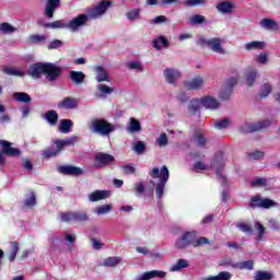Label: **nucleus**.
<instances>
[{
	"mask_svg": "<svg viewBox=\"0 0 280 280\" xmlns=\"http://www.w3.org/2000/svg\"><path fill=\"white\" fill-rule=\"evenodd\" d=\"M150 176L152 178H159L160 180V183L155 187V198H158V200H161L165 191V185H167V180H170V170H167L166 165H163L161 170L155 166L150 173Z\"/></svg>",
	"mask_w": 280,
	"mask_h": 280,
	"instance_id": "f257e3e1",
	"label": "nucleus"
},
{
	"mask_svg": "<svg viewBox=\"0 0 280 280\" xmlns=\"http://www.w3.org/2000/svg\"><path fill=\"white\" fill-rule=\"evenodd\" d=\"M91 132L101 135L102 137H108L110 132H115V125L109 124L104 119H93L89 125Z\"/></svg>",
	"mask_w": 280,
	"mask_h": 280,
	"instance_id": "f03ea898",
	"label": "nucleus"
},
{
	"mask_svg": "<svg viewBox=\"0 0 280 280\" xmlns=\"http://www.w3.org/2000/svg\"><path fill=\"white\" fill-rule=\"evenodd\" d=\"M80 141V138L77 136H73L71 138L65 139V140H57L55 144L57 145V150L54 149H47L43 152L44 159H49L51 156H58L60 152H62L63 148H67V145H75Z\"/></svg>",
	"mask_w": 280,
	"mask_h": 280,
	"instance_id": "7ed1b4c3",
	"label": "nucleus"
},
{
	"mask_svg": "<svg viewBox=\"0 0 280 280\" xmlns=\"http://www.w3.org/2000/svg\"><path fill=\"white\" fill-rule=\"evenodd\" d=\"M197 45H200V47H209V49H211V51H214V54H226V50L224 49V47H222V39L220 38L207 39L205 37H200L197 40Z\"/></svg>",
	"mask_w": 280,
	"mask_h": 280,
	"instance_id": "20e7f679",
	"label": "nucleus"
},
{
	"mask_svg": "<svg viewBox=\"0 0 280 280\" xmlns=\"http://www.w3.org/2000/svg\"><path fill=\"white\" fill-rule=\"evenodd\" d=\"M163 77L166 84L178 86V82L183 78V72L176 68H165L163 70Z\"/></svg>",
	"mask_w": 280,
	"mask_h": 280,
	"instance_id": "39448f33",
	"label": "nucleus"
},
{
	"mask_svg": "<svg viewBox=\"0 0 280 280\" xmlns=\"http://www.w3.org/2000/svg\"><path fill=\"white\" fill-rule=\"evenodd\" d=\"M112 5H113V1H110V0H102L94 8L90 9L88 11V15L90 16L91 20L100 19V16H103V14H106V11Z\"/></svg>",
	"mask_w": 280,
	"mask_h": 280,
	"instance_id": "423d86ee",
	"label": "nucleus"
},
{
	"mask_svg": "<svg viewBox=\"0 0 280 280\" xmlns=\"http://www.w3.org/2000/svg\"><path fill=\"white\" fill-rule=\"evenodd\" d=\"M249 207L252 209H272V207H277V202L275 200L261 198V196L256 195L252 198Z\"/></svg>",
	"mask_w": 280,
	"mask_h": 280,
	"instance_id": "0eeeda50",
	"label": "nucleus"
},
{
	"mask_svg": "<svg viewBox=\"0 0 280 280\" xmlns=\"http://www.w3.org/2000/svg\"><path fill=\"white\" fill-rule=\"evenodd\" d=\"M89 21H91V16H89V13L88 14H79L77 18L72 19L68 23L67 27L71 32H78V30H80V27H84V25H86V23H89Z\"/></svg>",
	"mask_w": 280,
	"mask_h": 280,
	"instance_id": "6e6552de",
	"label": "nucleus"
},
{
	"mask_svg": "<svg viewBox=\"0 0 280 280\" xmlns=\"http://www.w3.org/2000/svg\"><path fill=\"white\" fill-rule=\"evenodd\" d=\"M60 73H62V69L60 67L55 63H46L44 75L48 82H56V80L60 78Z\"/></svg>",
	"mask_w": 280,
	"mask_h": 280,
	"instance_id": "1a4fd4ad",
	"label": "nucleus"
},
{
	"mask_svg": "<svg viewBox=\"0 0 280 280\" xmlns=\"http://www.w3.org/2000/svg\"><path fill=\"white\" fill-rule=\"evenodd\" d=\"M196 237V232H185L179 240L176 241V248L183 249L187 248L190 244L194 245V238Z\"/></svg>",
	"mask_w": 280,
	"mask_h": 280,
	"instance_id": "9d476101",
	"label": "nucleus"
},
{
	"mask_svg": "<svg viewBox=\"0 0 280 280\" xmlns=\"http://www.w3.org/2000/svg\"><path fill=\"white\" fill-rule=\"evenodd\" d=\"M185 89L187 91H200L205 86V78L197 75L190 80L184 82Z\"/></svg>",
	"mask_w": 280,
	"mask_h": 280,
	"instance_id": "9b49d317",
	"label": "nucleus"
},
{
	"mask_svg": "<svg viewBox=\"0 0 280 280\" xmlns=\"http://www.w3.org/2000/svg\"><path fill=\"white\" fill-rule=\"evenodd\" d=\"M167 272L163 270H151L141 273L140 276L136 277L135 280H152V279H165Z\"/></svg>",
	"mask_w": 280,
	"mask_h": 280,
	"instance_id": "f8f14e48",
	"label": "nucleus"
},
{
	"mask_svg": "<svg viewBox=\"0 0 280 280\" xmlns=\"http://www.w3.org/2000/svg\"><path fill=\"white\" fill-rule=\"evenodd\" d=\"M47 69V63H33L30 66L28 69V75H32V78H40V75H43V73H45Z\"/></svg>",
	"mask_w": 280,
	"mask_h": 280,
	"instance_id": "ddd939ff",
	"label": "nucleus"
},
{
	"mask_svg": "<svg viewBox=\"0 0 280 280\" xmlns=\"http://www.w3.org/2000/svg\"><path fill=\"white\" fill-rule=\"evenodd\" d=\"M0 145L2 147L3 154H7V156H21V150L12 148V143L0 140Z\"/></svg>",
	"mask_w": 280,
	"mask_h": 280,
	"instance_id": "4468645a",
	"label": "nucleus"
},
{
	"mask_svg": "<svg viewBox=\"0 0 280 280\" xmlns=\"http://www.w3.org/2000/svg\"><path fill=\"white\" fill-rule=\"evenodd\" d=\"M58 172L60 174H66L71 176H82V174H84V171L82 168L78 166H71V165L59 166Z\"/></svg>",
	"mask_w": 280,
	"mask_h": 280,
	"instance_id": "2eb2a0df",
	"label": "nucleus"
},
{
	"mask_svg": "<svg viewBox=\"0 0 280 280\" xmlns=\"http://www.w3.org/2000/svg\"><path fill=\"white\" fill-rule=\"evenodd\" d=\"M110 198V191L108 190H94L88 196L90 202H100V200H106Z\"/></svg>",
	"mask_w": 280,
	"mask_h": 280,
	"instance_id": "dca6fc26",
	"label": "nucleus"
},
{
	"mask_svg": "<svg viewBox=\"0 0 280 280\" xmlns=\"http://www.w3.org/2000/svg\"><path fill=\"white\" fill-rule=\"evenodd\" d=\"M259 25L262 30H267V32H277L279 30V22L270 18L260 20Z\"/></svg>",
	"mask_w": 280,
	"mask_h": 280,
	"instance_id": "f3484780",
	"label": "nucleus"
},
{
	"mask_svg": "<svg viewBox=\"0 0 280 280\" xmlns=\"http://www.w3.org/2000/svg\"><path fill=\"white\" fill-rule=\"evenodd\" d=\"M60 7V0H47L46 8L44 11L47 19H54V12Z\"/></svg>",
	"mask_w": 280,
	"mask_h": 280,
	"instance_id": "a211bd4d",
	"label": "nucleus"
},
{
	"mask_svg": "<svg viewBox=\"0 0 280 280\" xmlns=\"http://www.w3.org/2000/svg\"><path fill=\"white\" fill-rule=\"evenodd\" d=\"M95 161L98 167H104V165H110V163L115 162V156L108 153H98L95 156Z\"/></svg>",
	"mask_w": 280,
	"mask_h": 280,
	"instance_id": "6ab92c4d",
	"label": "nucleus"
},
{
	"mask_svg": "<svg viewBox=\"0 0 280 280\" xmlns=\"http://www.w3.org/2000/svg\"><path fill=\"white\" fill-rule=\"evenodd\" d=\"M201 104L203 108H208L210 110H215V108H220V103L213 96L201 97Z\"/></svg>",
	"mask_w": 280,
	"mask_h": 280,
	"instance_id": "aec40b11",
	"label": "nucleus"
},
{
	"mask_svg": "<svg viewBox=\"0 0 280 280\" xmlns=\"http://www.w3.org/2000/svg\"><path fill=\"white\" fill-rule=\"evenodd\" d=\"M58 108H65L66 110H71L78 108V100L71 97H65L57 104Z\"/></svg>",
	"mask_w": 280,
	"mask_h": 280,
	"instance_id": "412c9836",
	"label": "nucleus"
},
{
	"mask_svg": "<svg viewBox=\"0 0 280 280\" xmlns=\"http://www.w3.org/2000/svg\"><path fill=\"white\" fill-rule=\"evenodd\" d=\"M94 71L97 82H110V80L108 79V70H106V68L102 66H95Z\"/></svg>",
	"mask_w": 280,
	"mask_h": 280,
	"instance_id": "4be33fe9",
	"label": "nucleus"
},
{
	"mask_svg": "<svg viewBox=\"0 0 280 280\" xmlns=\"http://www.w3.org/2000/svg\"><path fill=\"white\" fill-rule=\"evenodd\" d=\"M127 132L135 135L136 132H141V122L135 117L129 118V122L126 127Z\"/></svg>",
	"mask_w": 280,
	"mask_h": 280,
	"instance_id": "5701e85b",
	"label": "nucleus"
},
{
	"mask_svg": "<svg viewBox=\"0 0 280 280\" xmlns=\"http://www.w3.org/2000/svg\"><path fill=\"white\" fill-rule=\"evenodd\" d=\"M244 49L246 51H259L266 49V43L259 40L249 42L244 45Z\"/></svg>",
	"mask_w": 280,
	"mask_h": 280,
	"instance_id": "b1692460",
	"label": "nucleus"
},
{
	"mask_svg": "<svg viewBox=\"0 0 280 280\" xmlns=\"http://www.w3.org/2000/svg\"><path fill=\"white\" fill-rule=\"evenodd\" d=\"M86 78V74L82 71H70V80L74 84H84V80Z\"/></svg>",
	"mask_w": 280,
	"mask_h": 280,
	"instance_id": "393cba45",
	"label": "nucleus"
},
{
	"mask_svg": "<svg viewBox=\"0 0 280 280\" xmlns=\"http://www.w3.org/2000/svg\"><path fill=\"white\" fill-rule=\"evenodd\" d=\"M269 126H272V120L267 119V120L258 121L250 126V128L248 129V132H256L257 130H264V128H269Z\"/></svg>",
	"mask_w": 280,
	"mask_h": 280,
	"instance_id": "a878e982",
	"label": "nucleus"
},
{
	"mask_svg": "<svg viewBox=\"0 0 280 280\" xmlns=\"http://www.w3.org/2000/svg\"><path fill=\"white\" fill-rule=\"evenodd\" d=\"M189 268V261L187 259H178L175 265L170 268V272H180V270Z\"/></svg>",
	"mask_w": 280,
	"mask_h": 280,
	"instance_id": "bb28decb",
	"label": "nucleus"
},
{
	"mask_svg": "<svg viewBox=\"0 0 280 280\" xmlns=\"http://www.w3.org/2000/svg\"><path fill=\"white\" fill-rule=\"evenodd\" d=\"M233 8H235V5L229 1L220 2L217 5V9L219 12H221V14H230V12H233Z\"/></svg>",
	"mask_w": 280,
	"mask_h": 280,
	"instance_id": "cd10ccee",
	"label": "nucleus"
},
{
	"mask_svg": "<svg viewBox=\"0 0 280 280\" xmlns=\"http://www.w3.org/2000/svg\"><path fill=\"white\" fill-rule=\"evenodd\" d=\"M271 93H272V84L266 82L260 85L258 97H260V100H264L265 97H268Z\"/></svg>",
	"mask_w": 280,
	"mask_h": 280,
	"instance_id": "c85d7f7f",
	"label": "nucleus"
},
{
	"mask_svg": "<svg viewBox=\"0 0 280 280\" xmlns=\"http://www.w3.org/2000/svg\"><path fill=\"white\" fill-rule=\"evenodd\" d=\"M101 97H108V95H110L112 93H115V88L113 86H108L106 84H102L100 83L97 86H96Z\"/></svg>",
	"mask_w": 280,
	"mask_h": 280,
	"instance_id": "c756f323",
	"label": "nucleus"
},
{
	"mask_svg": "<svg viewBox=\"0 0 280 280\" xmlns=\"http://www.w3.org/2000/svg\"><path fill=\"white\" fill-rule=\"evenodd\" d=\"M233 275L229 271H221L217 276H208L202 278V280H231Z\"/></svg>",
	"mask_w": 280,
	"mask_h": 280,
	"instance_id": "7c9ffc66",
	"label": "nucleus"
},
{
	"mask_svg": "<svg viewBox=\"0 0 280 280\" xmlns=\"http://www.w3.org/2000/svg\"><path fill=\"white\" fill-rule=\"evenodd\" d=\"M71 128H73V121L70 119H63L60 121L59 132H62L63 135H69V132H71Z\"/></svg>",
	"mask_w": 280,
	"mask_h": 280,
	"instance_id": "2f4dec72",
	"label": "nucleus"
},
{
	"mask_svg": "<svg viewBox=\"0 0 280 280\" xmlns=\"http://www.w3.org/2000/svg\"><path fill=\"white\" fill-rule=\"evenodd\" d=\"M153 47L158 50L163 49V47H170V42L165 36H159L153 40Z\"/></svg>",
	"mask_w": 280,
	"mask_h": 280,
	"instance_id": "473e14b6",
	"label": "nucleus"
},
{
	"mask_svg": "<svg viewBox=\"0 0 280 280\" xmlns=\"http://www.w3.org/2000/svg\"><path fill=\"white\" fill-rule=\"evenodd\" d=\"M121 261V257H107L103 260V266L106 268H115L116 266H119V262Z\"/></svg>",
	"mask_w": 280,
	"mask_h": 280,
	"instance_id": "72a5a7b5",
	"label": "nucleus"
},
{
	"mask_svg": "<svg viewBox=\"0 0 280 280\" xmlns=\"http://www.w3.org/2000/svg\"><path fill=\"white\" fill-rule=\"evenodd\" d=\"M245 80H246L247 86H253L257 80V70L256 69L248 70L245 74Z\"/></svg>",
	"mask_w": 280,
	"mask_h": 280,
	"instance_id": "f704fd0d",
	"label": "nucleus"
},
{
	"mask_svg": "<svg viewBox=\"0 0 280 280\" xmlns=\"http://www.w3.org/2000/svg\"><path fill=\"white\" fill-rule=\"evenodd\" d=\"M45 119L48 121L50 126H56V124H58V112L48 110L45 115Z\"/></svg>",
	"mask_w": 280,
	"mask_h": 280,
	"instance_id": "c9c22d12",
	"label": "nucleus"
},
{
	"mask_svg": "<svg viewBox=\"0 0 280 280\" xmlns=\"http://www.w3.org/2000/svg\"><path fill=\"white\" fill-rule=\"evenodd\" d=\"M24 207H26V209H32V207H36V195L33 191H31L25 198Z\"/></svg>",
	"mask_w": 280,
	"mask_h": 280,
	"instance_id": "e433bc0d",
	"label": "nucleus"
},
{
	"mask_svg": "<svg viewBox=\"0 0 280 280\" xmlns=\"http://www.w3.org/2000/svg\"><path fill=\"white\" fill-rule=\"evenodd\" d=\"M190 25H202V23H207V18L205 15L195 14L189 18Z\"/></svg>",
	"mask_w": 280,
	"mask_h": 280,
	"instance_id": "4c0bfd02",
	"label": "nucleus"
},
{
	"mask_svg": "<svg viewBox=\"0 0 280 280\" xmlns=\"http://www.w3.org/2000/svg\"><path fill=\"white\" fill-rule=\"evenodd\" d=\"M13 97L16 100V102H23L24 104H30V102H32V97H30L27 93L23 92L14 93Z\"/></svg>",
	"mask_w": 280,
	"mask_h": 280,
	"instance_id": "58836bf2",
	"label": "nucleus"
},
{
	"mask_svg": "<svg viewBox=\"0 0 280 280\" xmlns=\"http://www.w3.org/2000/svg\"><path fill=\"white\" fill-rule=\"evenodd\" d=\"M141 14V9H131L125 14L128 21H137Z\"/></svg>",
	"mask_w": 280,
	"mask_h": 280,
	"instance_id": "ea45409f",
	"label": "nucleus"
},
{
	"mask_svg": "<svg viewBox=\"0 0 280 280\" xmlns=\"http://www.w3.org/2000/svg\"><path fill=\"white\" fill-rule=\"evenodd\" d=\"M156 145H159V148H165V145H167V143H170V139L167 138V133H161L156 140H155Z\"/></svg>",
	"mask_w": 280,
	"mask_h": 280,
	"instance_id": "a19ab883",
	"label": "nucleus"
},
{
	"mask_svg": "<svg viewBox=\"0 0 280 280\" xmlns=\"http://www.w3.org/2000/svg\"><path fill=\"white\" fill-rule=\"evenodd\" d=\"M4 73H7V75H16L19 78L25 75V72L16 69V68H12V67H7L4 68Z\"/></svg>",
	"mask_w": 280,
	"mask_h": 280,
	"instance_id": "79ce46f5",
	"label": "nucleus"
},
{
	"mask_svg": "<svg viewBox=\"0 0 280 280\" xmlns=\"http://www.w3.org/2000/svg\"><path fill=\"white\" fill-rule=\"evenodd\" d=\"M110 211H113V205H110V203L100 206L96 208V213L98 215H104L106 213H110Z\"/></svg>",
	"mask_w": 280,
	"mask_h": 280,
	"instance_id": "37998d69",
	"label": "nucleus"
},
{
	"mask_svg": "<svg viewBox=\"0 0 280 280\" xmlns=\"http://www.w3.org/2000/svg\"><path fill=\"white\" fill-rule=\"evenodd\" d=\"M272 273L268 271H258L256 272L254 280H271Z\"/></svg>",
	"mask_w": 280,
	"mask_h": 280,
	"instance_id": "c03bdc74",
	"label": "nucleus"
},
{
	"mask_svg": "<svg viewBox=\"0 0 280 280\" xmlns=\"http://www.w3.org/2000/svg\"><path fill=\"white\" fill-rule=\"evenodd\" d=\"M0 32H2V34H12L16 32V28H14L10 23H2L0 24Z\"/></svg>",
	"mask_w": 280,
	"mask_h": 280,
	"instance_id": "a18cd8bd",
	"label": "nucleus"
},
{
	"mask_svg": "<svg viewBox=\"0 0 280 280\" xmlns=\"http://www.w3.org/2000/svg\"><path fill=\"white\" fill-rule=\"evenodd\" d=\"M61 222H75V212H67L60 214Z\"/></svg>",
	"mask_w": 280,
	"mask_h": 280,
	"instance_id": "49530a36",
	"label": "nucleus"
},
{
	"mask_svg": "<svg viewBox=\"0 0 280 280\" xmlns=\"http://www.w3.org/2000/svg\"><path fill=\"white\" fill-rule=\"evenodd\" d=\"M229 126H231V119L229 118H224L214 124V128H217V130H223V128H229Z\"/></svg>",
	"mask_w": 280,
	"mask_h": 280,
	"instance_id": "de8ad7c7",
	"label": "nucleus"
},
{
	"mask_svg": "<svg viewBox=\"0 0 280 280\" xmlns=\"http://www.w3.org/2000/svg\"><path fill=\"white\" fill-rule=\"evenodd\" d=\"M254 226L257 231V240H262L264 235H266V228L259 222H256Z\"/></svg>",
	"mask_w": 280,
	"mask_h": 280,
	"instance_id": "09e8293b",
	"label": "nucleus"
},
{
	"mask_svg": "<svg viewBox=\"0 0 280 280\" xmlns=\"http://www.w3.org/2000/svg\"><path fill=\"white\" fill-rule=\"evenodd\" d=\"M210 167L211 166H209V164L200 161L194 164V168L196 170V172H207L210 170Z\"/></svg>",
	"mask_w": 280,
	"mask_h": 280,
	"instance_id": "8fccbe9b",
	"label": "nucleus"
},
{
	"mask_svg": "<svg viewBox=\"0 0 280 280\" xmlns=\"http://www.w3.org/2000/svg\"><path fill=\"white\" fill-rule=\"evenodd\" d=\"M255 262L253 260H245L238 264L240 270H253Z\"/></svg>",
	"mask_w": 280,
	"mask_h": 280,
	"instance_id": "3c124183",
	"label": "nucleus"
},
{
	"mask_svg": "<svg viewBox=\"0 0 280 280\" xmlns=\"http://www.w3.org/2000/svg\"><path fill=\"white\" fill-rule=\"evenodd\" d=\"M202 98L200 100H192L190 101V104H189V109L190 110H200V108H202Z\"/></svg>",
	"mask_w": 280,
	"mask_h": 280,
	"instance_id": "603ef678",
	"label": "nucleus"
},
{
	"mask_svg": "<svg viewBox=\"0 0 280 280\" xmlns=\"http://www.w3.org/2000/svg\"><path fill=\"white\" fill-rule=\"evenodd\" d=\"M205 244H211L210 242H209V238H207V237H205V236H201V237H199V238H194V241H192V246L196 248V247H198V246H203Z\"/></svg>",
	"mask_w": 280,
	"mask_h": 280,
	"instance_id": "864d4df0",
	"label": "nucleus"
},
{
	"mask_svg": "<svg viewBox=\"0 0 280 280\" xmlns=\"http://www.w3.org/2000/svg\"><path fill=\"white\" fill-rule=\"evenodd\" d=\"M18 253H19V243H12V249L9 254V260L14 261V259H16Z\"/></svg>",
	"mask_w": 280,
	"mask_h": 280,
	"instance_id": "5fc2aeb1",
	"label": "nucleus"
},
{
	"mask_svg": "<svg viewBox=\"0 0 280 280\" xmlns=\"http://www.w3.org/2000/svg\"><path fill=\"white\" fill-rule=\"evenodd\" d=\"M30 43H45L47 36L45 35H31L28 38Z\"/></svg>",
	"mask_w": 280,
	"mask_h": 280,
	"instance_id": "6e6d98bb",
	"label": "nucleus"
},
{
	"mask_svg": "<svg viewBox=\"0 0 280 280\" xmlns=\"http://www.w3.org/2000/svg\"><path fill=\"white\" fill-rule=\"evenodd\" d=\"M161 23H167V18L165 15H160L150 21L151 25H161Z\"/></svg>",
	"mask_w": 280,
	"mask_h": 280,
	"instance_id": "4d7b16f0",
	"label": "nucleus"
},
{
	"mask_svg": "<svg viewBox=\"0 0 280 280\" xmlns=\"http://www.w3.org/2000/svg\"><path fill=\"white\" fill-rule=\"evenodd\" d=\"M45 27H51L52 30H62V27H66V25L62 23V21H55L52 23L46 24Z\"/></svg>",
	"mask_w": 280,
	"mask_h": 280,
	"instance_id": "13d9d810",
	"label": "nucleus"
},
{
	"mask_svg": "<svg viewBox=\"0 0 280 280\" xmlns=\"http://www.w3.org/2000/svg\"><path fill=\"white\" fill-rule=\"evenodd\" d=\"M177 102H180V104H185V102H189V96H187V93L180 91L176 94Z\"/></svg>",
	"mask_w": 280,
	"mask_h": 280,
	"instance_id": "bf43d9fd",
	"label": "nucleus"
},
{
	"mask_svg": "<svg viewBox=\"0 0 280 280\" xmlns=\"http://www.w3.org/2000/svg\"><path fill=\"white\" fill-rule=\"evenodd\" d=\"M256 62L258 65H268V54L261 52L260 55L257 56Z\"/></svg>",
	"mask_w": 280,
	"mask_h": 280,
	"instance_id": "052dcab7",
	"label": "nucleus"
},
{
	"mask_svg": "<svg viewBox=\"0 0 280 280\" xmlns=\"http://www.w3.org/2000/svg\"><path fill=\"white\" fill-rule=\"evenodd\" d=\"M133 151L137 153V154H143V152L145 151V144L141 141H138L136 143V145L133 147Z\"/></svg>",
	"mask_w": 280,
	"mask_h": 280,
	"instance_id": "680f3d73",
	"label": "nucleus"
},
{
	"mask_svg": "<svg viewBox=\"0 0 280 280\" xmlns=\"http://www.w3.org/2000/svg\"><path fill=\"white\" fill-rule=\"evenodd\" d=\"M89 215L86 213L74 212V222H86Z\"/></svg>",
	"mask_w": 280,
	"mask_h": 280,
	"instance_id": "e2e57ef3",
	"label": "nucleus"
},
{
	"mask_svg": "<svg viewBox=\"0 0 280 280\" xmlns=\"http://www.w3.org/2000/svg\"><path fill=\"white\" fill-rule=\"evenodd\" d=\"M128 69H138V71H143V66L140 61H130L127 63Z\"/></svg>",
	"mask_w": 280,
	"mask_h": 280,
	"instance_id": "0e129e2a",
	"label": "nucleus"
},
{
	"mask_svg": "<svg viewBox=\"0 0 280 280\" xmlns=\"http://www.w3.org/2000/svg\"><path fill=\"white\" fill-rule=\"evenodd\" d=\"M266 178H258L252 182L253 187H266Z\"/></svg>",
	"mask_w": 280,
	"mask_h": 280,
	"instance_id": "69168bd1",
	"label": "nucleus"
},
{
	"mask_svg": "<svg viewBox=\"0 0 280 280\" xmlns=\"http://www.w3.org/2000/svg\"><path fill=\"white\" fill-rule=\"evenodd\" d=\"M135 189H136V194L141 196V194H143L145 191V185H143V182H140V183L136 184Z\"/></svg>",
	"mask_w": 280,
	"mask_h": 280,
	"instance_id": "338daca9",
	"label": "nucleus"
},
{
	"mask_svg": "<svg viewBox=\"0 0 280 280\" xmlns=\"http://www.w3.org/2000/svg\"><path fill=\"white\" fill-rule=\"evenodd\" d=\"M121 170H122L124 174H135V172H137V170L132 165L121 166Z\"/></svg>",
	"mask_w": 280,
	"mask_h": 280,
	"instance_id": "774afa93",
	"label": "nucleus"
}]
</instances>
